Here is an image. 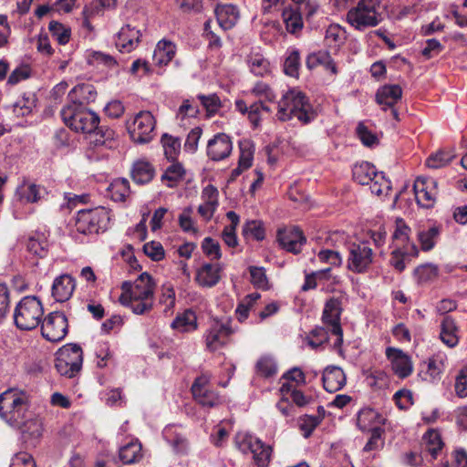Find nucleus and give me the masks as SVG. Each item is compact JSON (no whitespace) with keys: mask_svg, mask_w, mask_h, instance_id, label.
<instances>
[{"mask_svg":"<svg viewBox=\"0 0 467 467\" xmlns=\"http://www.w3.org/2000/svg\"><path fill=\"white\" fill-rule=\"evenodd\" d=\"M342 313L341 300L332 297L327 301L323 314L322 321L325 327H317L312 329L306 337L307 345L313 349H317L328 342V333L335 336L336 338L332 344L334 350L342 354L343 330L340 324V316Z\"/></svg>","mask_w":467,"mask_h":467,"instance_id":"obj_1","label":"nucleus"},{"mask_svg":"<svg viewBox=\"0 0 467 467\" xmlns=\"http://www.w3.org/2000/svg\"><path fill=\"white\" fill-rule=\"evenodd\" d=\"M121 288L119 302L134 314L143 315L152 309L155 283L147 272L140 274L133 284L124 282Z\"/></svg>","mask_w":467,"mask_h":467,"instance_id":"obj_2","label":"nucleus"},{"mask_svg":"<svg viewBox=\"0 0 467 467\" xmlns=\"http://www.w3.org/2000/svg\"><path fill=\"white\" fill-rule=\"evenodd\" d=\"M276 117L281 121L296 119L301 125H307L316 117L308 97L299 88H293L285 91L277 102Z\"/></svg>","mask_w":467,"mask_h":467,"instance_id":"obj_3","label":"nucleus"},{"mask_svg":"<svg viewBox=\"0 0 467 467\" xmlns=\"http://www.w3.org/2000/svg\"><path fill=\"white\" fill-rule=\"evenodd\" d=\"M29 398L24 391L9 389L0 394V417L9 425L21 428L30 419Z\"/></svg>","mask_w":467,"mask_h":467,"instance_id":"obj_4","label":"nucleus"},{"mask_svg":"<svg viewBox=\"0 0 467 467\" xmlns=\"http://www.w3.org/2000/svg\"><path fill=\"white\" fill-rule=\"evenodd\" d=\"M410 228L402 218L396 219L395 230L392 234L393 251L389 262L399 272L405 269L407 258L417 257L419 254L417 245L410 239Z\"/></svg>","mask_w":467,"mask_h":467,"instance_id":"obj_5","label":"nucleus"},{"mask_svg":"<svg viewBox=\"0 0 467 467\" xmlns=\"http://www.w3.org/2000/svg\"><path fill=\"white\" fill-rule=\"evenodd\" d=\"M383 20L380 0H358L346 15V21L355 30L365 31Z\"/></svg>","mask_w":467,"mask_h":467,"instance_id":"obj_6","label":"nucleus"},{"mask_svg":"<svg viewBox=\"0 0 467 467\" xmlns=\"http://www.w3.org/2000/svg\"><path fill=\"white\" fill-rule=\"evenodd\" d=\"M74 220L77 233L85 236H93L108 230L110 214L105 207L98 206L78 211Z\"/></svg>","mask_w":467,"mask_h":467,"instance_id":"obj_7","label":"nucleus"},{"mask_svg":"<svg viewBox=\"0 0 467 467\" xmlns=\"http://www.w3.org/2000/svg\"><path fill=\"white\" fill-rule=\"evenodd\" d=\"M44 307L37 296H24L15 307L14 323L20 330H32L43 321Z\"/></svg>","mask_w":467,"mask_h":467,"instance_id":"obj_8","label":"nucleus"},{"mask_svg":"<svg viewBox=\"0 0 467 467\" xmlns=\"http://www.w3.org/2000/svg\"><path fill=\"white\" fill-rule=\"evenodd\" d=\"M63 122L78 133L91 134L99 124V117L88 108L64 106L60 111Z\"/></svg>","mask_w":467,"mask_h":467,"instance_id":"obj_9","label":"nucleus"},{"mask_svg":"<svg viewBox=\"0 0 467 467\" xmlns=\"http://www.w3.org/2000/svg\"><path fill=\"white\" fill-rule=\"evenodd\" d=\"M352 176L358 183L369 185L371 192L378 196L387 194L391 189L390 182L386 179L383 172H378L376 167L368 161L355 164Z\"/></svg>","mask_w":467,"mask_h":467,"instance_id":"obj_10","label":"nucleus"},{"mask_svg":"<svg viewBox=\"0 0 467 467\" xmlns=\"http://www.w3.org/2000/svg\"><path fill=\"white\" fill-rule=\"evenodd\" d=\"M155 126V118L148 110H141L137 113L131 124L127 122V129L131 140L140 144L148 143L153 139Z\"/></svg>","mask_w":467,"mask_h":467,"instance_id":"obj_11","label":"nucleus"},{"mask_svg":"<svg viewBox=\"0 0 467 467\" xmlns=\"http://www.w3.org/2000/svg\"><path fill=\"white\" fill-rule=\"evenodd\" d=\"M373 258L374 254L368 242L352 243L348 245L347 267L355 274L367 273Z\"/></svg>","mask_w":467,"mask_h":467,"instance_id":"obj_12","label":"nucleus"},{"mask_svg":"<svg viewBox=\"0 0 467 467\" xmlns=\"http://www.w3.org/2000/svg\"><path fill=\"white\" fill-rule=\"evenodd\" d=\"M41 324L42 336L50 342L61 341L68 332L67 318L62 312L49 313Z\"/></svg>","mask_w":467,"mask_h":467,"instance_id":"obj_13","label":"nucleus"},{"mask_svg":"<svg viewBox=\"0 0 467 467\" xmlns=\"http://www.w3.org/2000/svg\"><path fill=\"white\" fill-rule=\"evenodd\" d=\"M234 331L229 322L214 320L204 334L206 348L214 352L226 346Z\"/></svg>","mask_w":467,"mask_h":467,"instance_id":"obj_14","label":"nucleus"},{"mask_svg":"<svg viewBox=\"0 0 467 467\" xmlns=\"http://www.w3.org/2000/svg\"><path fill=\"white\" fill-rule=\"evenodd\" d=\"M191 390L194 400L202 407L211 409L223 403L218 392L210 388L209 379L205 376L195 379Z\"/></svg>","mask_w":467,"mask_h":467,"instance_id":"obj_15","label":"nucleus"},{"mask_svg":"<svg viewBox=\"0 0 467 467\" xmlns=\"http://www.w3.org/2000/svg\"><path fill=\"white\" fill-rule=\"evenodd\" d=\"M417 203L423 208H432L436 202L437 182L430 177H418L413 184Z\"/></svg>","mask_w":467,"mask_h":467,"instance_id":"obj_16","label":"nucleus"},{"mask_svg":"<svg viewBox=\"0 0 467 467\" xmlns=\"http://www.w3.org/2000/svg\"><path fill=\"white\" fill-rule=\"evenodd\" d=\"M280 393L282 396L281 401L278 403V408L284 415H289L293 409L290 405L285 403L291 401L297 407H304L310 404L313 401L312 396L306 395L300 389H297L296 386L289 382H283L280 387Z\"/></svg>","mask_w":467,"mask_h":467,"instance_id":"obj_17","label":"nucleus"},{"mask_svg":"<svg viewBox=\"0 0 467 467\" xmlns=\"http://www.w3.org/2000/svg\"><path fill=\"white\" fill-rule=\"evenodd\" d=\"M277 241L283 249L296 254L301 252L306 238L299 227L291 226L278 230Z\"/></svg>","mask_w":467,"mask_h":467,"instance_id":"obj_18","label":"nucleus"},{"mask_svg":"<svg viewBox=\"0 0 467 467\" xmlns=\"http://www.w3.org/2000/svg\"><path fill=\"white\" fill-rule=\"evenodd\" d=\"M402 89L399 85H384L376 93V101L383 110L390 109L392 117L400 120L395 105L401 99Z\"/></svg>","mask_w":467,"mask_h":467,"instance_id":"obj_19","label":"nucleus"},{"mask_svg":"<svg viewBox=\"0 0 467 467\" xmlns=\"http://www.w3.org/2000/svg\"><path fill=\"white\" fill-rule=\"evenodd\" d=\"M233 150V142L225 133L220 132L215 134L207 142L206 153L210 160L220 161L231 154Z\"/></svg>","mask_w":467,"mask_h":467,"instance_id":"obj_20","label":"nucleus"},{"mask_svg":"<svg viewBox=\"0 0 467 467\" xmlns=\"http://www.w3.org/2000/svg\"><path fill=\"white\" fill-rule=\"evenodd\" d=\"M235 444L244 454L251 455L256 466L260 467L263 464V442L260 439L249 433L240 432L235 436Z\"/></svg>","mask_w":467,"mask_h":467,"instance_id":"obj_21","label":"nucleus"},{"mask_svg":"<svg viewBox=\"0 0 467 467\" xmlns=\"http://www.w3.org/2000/svg\"><path fill=\"white\" fill-rule=\"evenodd\" d=\"M386 357L391 363L393 372L400 379H405L411 375L413 371L411 359L402 350L389 347L386 349Z\"/></svg>","mask_w":467,"mask_h":467,"instance_id":"obj_22","label":"nucleus"},{"mask_svg":"<svg viewBox=\"0 0 467 467\" xmlns=\"http://www.w3.org/2000/svg\"><path fill=\"white\" fill-rule=\"evenodd\" d=\"M97 95V90L92 84H78L69 91L67 95L68 103L66 106L87 108V105L96 100Z\"/></svg>","mask_w":467,"mask_h":467,"instance_id":"obj_23","label":"nucleus"},{"mask_svg":"<svg viewBox=\"0 0 467 467\" xmlns=\"http://www.w3.org/2000/svg\"><path fill=\"white\" fill-rule=\"evenodd\" d=\"M202 203L198 207V213L205 221L209 222L219 206V192L212 184L207 185L202 192Z\"/></svg>","mask_w":467,"mask_h":467,"instance_id":"obj_24","label":"nucleus"},{"mask_svg":"<svg viewBox=\"0 0 467 467\" xmlns=\"http://www.w3.org/2000/svg\"><path fill=\"white\" fill-rule=\"evenodd\" d=\"M75 288V279L68 274H63L53 282L52 296L57 302H66L72 296Z\"/></svg>","mask_w":467,"mask_h":467,"instance_id":"obj_25","label":"nucleus"},{"mask_svg":"<svg viewBox=\"0 0 467 467\" xmlns=\"http://www.w3.org/2000/svg\"><path fill=\"white\" fill-rule=\"evenodd\" d=\"M223 267L220 264H203L198 270L195 280L202 287H213L221 280Z\"/></svg>","mask_w":467,"mask_h":467,"instance_id":"obj_26","label":"nucleus"},{"mask_svg":"<svg viewBox=\"0 0 467 467\" xmlns=\"http://www.w3.org/2000/svg\"><path fill=\"white\" fill-rule=\"evenodd\" d=\"M140 31L132 27L130 25H125L121 27L117 36L116 47L121 52H130L134 50L140 41Z\"/></svg>","mask_w":467,"mask_h":467,"instance_id":"obj_27","label":"nucleus"},{"mask_svg":"<svg viewBox=\"0 0 467 467\" xmlns=\"http://www.w3.org/2000/svg\"><path fill=\"white\" fill-rule=\"evenodd\" d=\"M307 5L305 2V5H297L296 8L283 9L282 16L288 33L297 35L303 29L302 13L306 12Z\"/></svg>","mask_w":467,"mask_h":467,"instance_id":"obj_28","label":"nucleus"},{"mask_svg":"<svg viewBox=\"0 0 467 467\" xmlns=\"http://www.w3.org/2000/svg\"><path fill=\"white\" fill-rule=\"evenodd\" d=\"M346 375L343 369L337 366H328L323 372L322 381L327 392H336L346 385Z\"/></svg>","mask_w":467,"mask_h":467,"instance_id":"obj_29","label":"nucleus"},{"mask_svg":"<svg viewBox=\"0 0 467 467\" xmlns=\"http://www.w3.org/2000/svg\"><path fill=\"white\" fill-rule=\"evenodd\" d=\"M47 189L33 182L23 183L16 190V196L22 203H36L46 198Z\"/></svg>","mask_w":467,"mask_h":467,"instance_id":"obj_30","label":"nucleus"},{"mask_svg":"<svg viewBox=\"0 0 467 467\" xmlns=\"http://www.w3.org/2000/svg\"><path fill=\"white\" fill-rule=\"evenodd\" d=\"M382 416L374 409L364 408L357 416V425L362 431H373L374 429H381Z\"/></svg>","mask_w":467,"mask_h":467,"instance_id":"obj_31","label":"nucleus"},{"mask_svg":"<svg viewBox=\"0 0 467 467\" xmlns=\"http://www.w3.org/2000/svg\"><path fill=\"white\" fill-rule=\"evenodd\" d=\"M176 54V46L173 42L161 39L160 40L153 52L152 60L156 66H167Z\"/></svg>","mask_w":467,"mask_h":467,"instance_id":"obj_32","label":"nucleus"},{"mask_svg":"<svg viewBox=\"0 0 467 467\" xmlns=\"http://www.w3.org/2000/svg\"><path fill=\"white\" fill-rule=\"evenodd\" d=\"M130 175L135 183L147 184L154 178L155 169L150 162L139 160L133 163Z\"/></svg>","mask_w":467,"mask_h":467,"instance_id":"obj_33","label":"nucleus"},{"mask_svg":"<svg viewBox=\"0 0 467 467\" xmlns=\"http://www.w3.org/2000/svg\"><path fill=\"white\" fill-rule=\"evenodd\" d=\"M214 13L220 26L224 30L234 27L239 19V11L234 5H219Z\"/></svg>","mask_w":467,"mask_h":467,"instance_id":"obj_34","label":"nucleus"},{"mask_svg":"<svg viewBox=\"0 0 467 467\" xmlns=\"http://www.w3.org/2000/svg\"><path fill=\"white\" fill-rule=\"evenodd\" d=\"M226 218L230 221V224L223 227L221 238L225 245L234 249L239 245L236 229L240 223V216L235 212L229 211L226 213Z\"/></svg>","mask_w":467,"mask_h":467,"instance_id":"obj_35","label":"nucleus"},{"mask_svg":"<svg viewBox=\"0 0 467 467\" xmlns=\"http://www.w3.org/2000/svg\"><path fill=\"white\" fill-rule=\"evenodd\" d=\"M459 329L455 320L451 316H444L441 322V340L450 348L459 343Z\"/></svg>","mask_w":467,"mask_h":467,"instance_id":"obj_36","label":"nucleus"},{"mask_svg":"<svg viewBox=\"0 0 467 467\" xmlns=\"http://www.w3.org/2000/svg\"><path fill=\"white\" fill-rule=\"evenodd\" d=\"M447 357L443 353H438L431 357L425 362L427 370L425 372V380L437 382L441 379V375L445 369V362Z\"/></svg>","mask_w":467,"mask_h":467,"instance_id":"obj_37","label":"nucleus"},{"mask_svg":"<svg viewBox=\"0 0 467 467\" xmlns=\"http://www.w3.org/2000/svg\"><path fill=\"white\" fill-rule=\"evenodd\" d=\"M56 358L69 363L73 368H82L83 351L78 344H67L63 346L57 351Z\"/></svg>","mask_w":467,"mask_h":467,"instance_id":"obj_38","label":"nucleus"},{"mask_svg":"<svg viewBox=\"0 0 467 467\" xmlns=\"http://www.w3.org/2000/svg\"><path fill=\"white\" fill-rule=\"evenodd\" d=\"M165 441L173 448L175 452L184 454L188 450V441L184 435L178 431L174 425H168L162 431Z\"/></svg>","mask_w":467,"mask_h":467,"instance_id":"obj_39","label":"nucleus"},{"mask_svg":"<svg viewBox=\"0 0 467 467\" xmlns=\"http://www.w3.org/2000/svg\"><path fill=\"white\" fill-rule=\"evenodd\" d=\"M171 327L180 332H192L197 329V317L192 309L178 314L171 323Z\"/></svg>","mask_w":467,"mask_h":467,"instance_id":"obj_40","label":"nucleus"},{"mask_svg":"<svg viewBox=\"0 0 467 467\" xmlns=\"http://www.w3.org/2000/svg\"><path fill=\"white\" fill-rule=\"evenodd\" d=\"M235 108L242 114H248V119L254 128L259 126L261 111L263 110V100L261 99H259L258 101L252 103L249 107L244 100L238 99L235 101Z\"/></svg>","mask_w":467,"mask_h":467,"instance_id":"obj_41","label":"nucleus"},{"mask_svg":"<svg viewBox=\"0 0 467 467\" xmlns=\"http://www.w3.org/2000/svg\"><path fill=\"white\" fill-rule=\"evenodd\" d=\"M142 447L138 441H130L128 444L119 448V457L124 464H132L140 462L143 454L141 452Z\"/></svg>","mask_w":467,"mask_h":467,"instance_id":"obj_42","label":"nucleus"},{"mask_svg":"<svg viewBox=\"0 0 467 467\" xmlns=\"http://www.w3.org/2000/svg\"><path fill=\"white\" fill-rule=\"evenodd\" d=\"M300 67L301 57L299 50L296 47L288 48L283 65L285 74L298 78Z\"/></svg>","mask_w":467,"mask_h":467,"instance_id":"obj_43","label":"nucleus"},{"mask_svg":"<svg viewBox=\"0 0 467 467\" xmlns=\"http://www.w3.org/2000/svg\"><path fill=\"white\" fill-rule=\"evenodd\" d=\"M425 445V450L431 454L433 460L437 459L444 443L441 440V434L435 430H429L422 437Z\"/></svg>","mask_w":467,"mask_h":467,"instance_id":"obj_44","label":"nucleus"},{"mask_svg":"<svg viewBox=\"0 0 467 467\" xmlns=\"http://www.w3.org/2000/svg\"><path fill=\"white\" fill-rule=\"evenodd\" d=\"M185 170L180 162L171 164L161 175V182L169 188L176 187L183 180Z\"/></svg>","mask_w":467,"mask_h":467,"instance_id":"obj_45","label":"nucleus"},{"mask_svg":"<svg viewBox=\"0 0 467 467\" xmlns=\"http://www.w3.org/2000/svg\"><path fill=\"white\" fill-rule=\"evenodd\" d=\"M108 192L114 202H125L130 193V182L125 178H118L109 184Z\"/></svg>","mask_w":467,"mask_h":467,"instance_id":"obj_46","label":"nucleus"},{"mask_svg":"<svg viewBox=\"0 0 467 467\" xmlns=\"http://www.w3.org/2000/svg\"><path fill=\"white\" fill-rule=\"evenodd\" d=\"M48 242L46 236L41 233H35L31 235L26 243V249L32 254L40 258L47 254Z\"/></svg>","mask_w":467,"mask_h":467,"instance_id":"obj_47","label":"nucleus"},{"mask_svg":"<svg viewBox=\"0 0 467 467\" xmlns=\"http://www.w3.org/2000/svg\"><path fill=\"white\" fill-rule=\"evenodd\" d=\"M261 299V294L258 292L251 293L245 296L241 302L238 304L236 308V315L239 321H244L248 317L250 311L254 310V307L257 301Z\"/></svg>","mask_w":467,"mask_h":467,"instance_id":"obj_48","label":"nucleus"},{"mask_svg":"<svg viewBox=\"0 0 467 467\" xmlns=\"http://www.w3.org/2000/svg\"><path fill=\"white\" fill-rule=\"evenodd\" d=\"M36 98L35 94L28 93L24 94L21 99H19L13 105V112L17 117H25L31 114L33 109L36 107Z\"/></svg>","mask_w":467,"mask_h":467,"instance_id":"obj_49","label":"nucleus"},{"mask_svg":"<svg viewBox=\"0 0 467 467\" xmlns=\"http://www.w3.org/2000/svg\"><path fill=\"white\" fill-rule=\"evenodd\" d=\"M161 144L165 157L169 161H176L181 150L180 139L165 133L161 137Z\"/></svg>","mask_w":467,"mask_h":467,"instance_id":"obj_50","label":"nucleus"},{"mask_svg":"<svg viewBox=\"0 0 467 467\" xmlns=\"http://www.w3.org/2000/svg\"><path fill=\"white\" fill-rule=\"evenodd\" d=\"M440 235V228L437 226L430 227L428 230H422L418 233V240L422 251L428 252L433 249L436 239Z\"/></svg>","mask_w":467,"mask_h":467,"instance_id":"obj_51","label":"nucleus"},{"mask_svg":"<svg viewBox=\"0 0 467 467\" xmlns=\"http://www.w3.org/2000/svg\"><path fill=\"white\" fill-rule=\"evenodd\" d=\"M242 234L244 238L249 241L263 240V222L259 220L247 221L243 226Z\"/></svg>","mask_w":467,"mask_h":467,"instance_id":"obj_52","label":"nucleus"},{"mask_svg":"<svg viewBox=\"0 0 467 467\" xmlns=\"http://www.w3.org/2000/svg\"><path fill=\"white\" fill-rule=\"evenodd\" d=\"M454 158L450 150H440L430 155L426 160V165L431 169H441L448 165Z\"/></svg>","mask_w":467,"mask_h":467,"instance_id":"obj_53","label":"nucleus"},{"mask_svg":"<svg viewBox=\"0 0 467 467\" xmlns=\"http://www.w3.org/2000/svg\"><path fill=\"white\" fill-rule=\"evenodd\" d=\"M96 139L94 144L96 146H106L108 148L112 147V143L115 138V131L108 126L98 125V128L92 132Z\"/></svg>","mask_w":467,"mask_h":467,"instance_id":"obj_54","label":"nucleus"},{"mask_svg":"<svg viewBox=\"0 0 467 467\" xmlns=\"http://www.w3.org/2000/svg\"><path fill=\"white\" fill-rule=\"evenodd\" d=\"M240 157L238 163L241 167L248 169L253 164L254 160V143L248 139H243L239 141Z\"/></svg>","mask_w":467,"mask_h":467,"instance_id":"obj_55","label":"nucleus"},{"mask_svg":"<svg viewBox=\"0 0 467 467\" xmlns=\"http://www.w3.org/2000/svg\"><path fill=\"white\" fill-rule=\"evenodd\" d=\"M439 274V268L434 264H424L414 270V277L418 283H427L434 280Z\"/></svg>","mask_w":467,"mask_h":467,"instance_id":"obj_56","label":"nucleus"},{"mask_svg":"<svg viewBox=\"0 0 467 467\" xmlns=\"http://www.w3.org/2000/svg\"><path fill=\"white\" fill-rule=\"evenodd\" d=\"M197 99L200 100L202 106L206 110L207 116H214L222 108V101L217 94L212 93L209 95L199 94Z\"/></svg>","mask_w":467,"mask_h":467,"instance_id":"obj_57","label":"nucleus"},{"mask_svg":"<svg viewBox=\"0 0 467 467\" xmlns=\"http://www.w3.org/2000/svg\"><path fill=\"white\" fill-rule=\"evenodd\" d=\"M95 355L97 358V367L99 368H104L114 363L113 353L110 350L109 344L108 342L99 343L95 350Z\"/></svg>","mask_w":467,"mask_h":467,"instance_id":"obj_58","label":"nucleus"},{"mask_svg":"<svg viewBox=\"0 0 467 467\" xmlns=\"http://www.w3.org/2000/svg\"><path fill=\"white\" fill-rule=\"evenodd\" d=\"M330 267L306 274L305 282L301 287L302 291H308L315 289L317 285V281L328 280L330 277Z\"/></svg>","mask_w":467,"mask_h":467,"instance_id":"obj_59","label":"nucleus"},{"mask_svg":"<svg viewBox=\"0 0 467 467\" xmlns=\"http://www.w3.org/2000/svg\"><path fill=\"white\" fill-rule=\"evenodd\" d=\"M48 29L58 44L66 45L68 43L71 36V29L68 26H66L57 21H51L49 23Z\"/></svg>","mask_w":467,"mask_h":467,"instance_id":"obj_60","label":"nucleus"},{"mask_svg":"<svg viewBox=\"0 0 467 467\" xmlns=\"http://www.w3.org/2000/svg\"><path fill=\"white\" fill-rule=\"evenodd\" d=\"M320 422V416L304 415L301 417L299 420V427L303 431L304 437L308 438Z\"/></svg>","mask_w":467,"mask_h":467,"instance_id":"obj_61","label":"nucleus"},{"mask_svg":"<svg viewBox=\"0 0 467 467\" xmlns=\"http://www.w3.org/2000/svg\"><path fill=\"white\" fill-rule=\"evenodd\" d=\"M281 380L289 382L296 388L306 385V375L300 368L294 367L283 374Z\"/></svg>","mask_w":467,"mask_h":467,"instance_id":"obj_62","label":"nucleus"},{"mask_svg":"<svg viewBox=\"0 0 467 467\" xmlns=\"http://www.w3.org/2000/svg\"><path fill=\"white\" fill-rule=\"evenodd\" d=\"M144 254L153 261H161L165 256V251L160 242L151 241L143 245Z\"/></svg>","mask_w":467,"mask_h":467,"instance_id":"obj_63","label":"nucleus"},{"mask_svg":"<svg viewBox=\"0 0 467 467\" xmlns=\"http://www.w3.org/2000/svg\"><path fill=\"white\" fill-rule=\"evenodd\" d=\"M200 113L197 106L192 105L190 99H184L176 113V119L182 122L186 118H196Z\"/></svg>","mask_w":467,"mask_h":467,"instance_id":"obj_64","label":"nucleus"}]
</instances>
